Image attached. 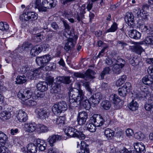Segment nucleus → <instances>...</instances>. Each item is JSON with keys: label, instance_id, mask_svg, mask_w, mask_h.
Returning <instances> with one entry per match:
<instances>
[{"label": "nucleus", "instance_id": "52", "mask_svg": "<svg viewBox=\"0 0 153 153\" xmlns=\"http://www.w3.org/2000/svg\"><path fill=\"white\" fill-rule=\"evenodd\" d=\"M130 63L133 66H136L140 63L139 59L137 58H133L130 61Z\"/></svg>", "mask_w": 153, "mask_h": 153}, {"label": "nucleus", "instance_id": "59", "mask_svg": "<svg viewBox=\"0 0 153 153\" xmlns=\"http://www.w3.org/2000/svg\"><path fill=\"white\" fill-rule=\"evenodd\" d=\"M117 45L118 47H120L122 49H123L125 47L128 45L122 41H117Z\"/></svg>", "mask_w": 153, "mask_h": 153}, {"label": "nucleus", "instance_id": "51", "mask_svg": "<svg viewBox=\"0 0 153 153\" xmlns=\"http://www.w3.org/2000/svg\"><path fill=\"white\" fill-rule=\"evenodd\" d=\"M65 119L64 117H59L56 118V123L57 125L64 124L65 123Z\"/></svg>", "mask_w": 153, "mask_h": 153}, {"label": "nucleus", "instance_id": "33", "mask_svg": "<svg viewBox=\"0 0 153 153\" xmlns=\"http://www.w3.org/2000/svg\"><path fill=\"white\" fill-rule=\"evenodd\" d=\"M102 107L105 110H109L111 106V102L107 100L102 101L101 103Z\"/></svg>", "mask_w": 153, "mask_h": 153}, {"label": "nucleus", "instance_id": "61", "mask_svg": "<svg viewBox=\"0 0 153 153\" xmlns=\"http://www.w3.org/2000/svg\"><path fill=\"white\" fill-rule=\"evenodd\" d=\"M46 81L49 85H51L53 84V77L51 76H48L46 77Z\"/></svg>", "mask_w": 153, "mask_h": 153}, {"label": "nucleus", "instance_id": "30", "mask_svg": "<svg viewBox=\"0 0 153 153\" xmlns=\"http://www.w3.org/2000/svg\"><path fill=\"white\" fill-rule=\"evenodd\" d=\"M80 149L81 152L83 153H89V151L88 148L87 147L88 146L86 144L84 141H81L80 142Z\"/></svg>", "mask_w": 153, "mask_h": 153}, {"label": "nucleus", "instance_id": "44", "mask_svg": "<svg viewBox=\"0 0 153 153\" xmlns=\"http://www.w3.org/2000/svg\"><path fill=\"white\" fill-rule=\"evenodd\" d=\"M111 69L109 67H106L103 69V71L101 73L100 76L102 79H104L105 75L109 74Z\"/></svg>", "mask_w": 153, "mask_h": 153}, {"label": "nucleus", "instance_id": "55", "mask_svg": "<svg viewBox=\"0 0 153 153\" xmlns=\"http://www.w3.org/2000/svg\"><path fill=\"white\" fill-rule=\"evenodd\" d=\"M144 42L148 45H153V36H149L146 38Z\"/></svg>", "mask_w": 153, "mask_h": 153}, {"label": "nucleus", "instance_id": "35", "mask_svg": "<svg viewBox=\"0 0 153 153\" xmlns=\"http://www.w3.org/2000/svg\"><path fill=\"white\" fill-rule=\"evenodd\" d=\"M123 67L118 64H115L113 65L112 70L114 74H118L121 72V69Z\"/></svg>", "mask_w": 153, "mask_h": 153}, {"label": "nucleus", "instance_id": "10", "mask_svg": "<svg viewBox=\"0 0 153 153\" xmlns=\"http://www.w3.org/2000/svg\"><path fill=\"white\" fill-rule=\"evenodd\" d=\"M88 118V115L87 112L82 111L79 112L78 115L77 121L79 125H83L86 122Z\"/></svg>", "mask_w": 153, "mask_h": 153}, {"label": "nucleus", "instance_id": "28", "mask_svg": "<svg viewBox=\"0 0 153 153\" xmlns=\"http://www.w3.org/2000/svg\"><path fill=\"white\" fill-rule=\"evenodd\" d=\"M104 133L106 138L109 140L111 139L114 134V131L109 128H107L105 129Z\"/></svg>", "mask_w": 153, "mask_h": 153}, {"label": "nucleus", "instance_id": "43", "mask_svg": "<svg viewBox=\"0 0 153 153\" xmlns=\"http://www.w3.org/2000/svg\"><path fill=\"white\" fill-rule=\"evenodd\" d=\"M126 79V76L125 75H123L121 76L116 82V85L117 86H119L122 85L125 82Z\"/></svg>", "mask_w": 153, "mask_h": 153}, {"label": "nucleus", "instance_id": "47", "mask_svg": "<svg viewBox=\"0 0 153 153\" xmlns=\"http://www.w3.org/2000/svg\"><path fill=\"white\" fill-rule=\"evenodd\" d=\"M45 67V69H42L43 70L50 71L53 70L55 68V64L53 62L50 64L49 62L48 65H47Z\"/></svg>", "mask_w": 153, "mask_h": 153}, {"label": "nucleus", "instance_id": "5", "mask_svg": "<svg viewBox=\"0 0 153 153\" xmlns=\"http://www.w3.org/2000/svg\"><path fill=\"white\" fill-rule=\"evenodd\" d=\"M95 73L90 69H88L84 74L80 72H76L74 73V76L77 77L83 78L86 81L91 80L94 78V76Z\"/></svg>", "mask_w": 153, "mask_h": 153}, {"label": "nucleus", "instance_id": "62", "mask_svg": "<svg viewBox=\"0 0 153 153\" xmlns=\"http://www.w3.org/2000/svg\"><path fill=\"white\" fill-rule=\"evenodd\" d=\"M141 93H139L135 94V97L137 99H140L143 97V96L146 97L147 95V94H145L144 91H142Z\"/></svg>", "mask_w": 153, "mask_h": 153}, {"label": "nucleus", "instance_id": "37", "mask_svg": "<svg viewBox=\"0 0 153 153\" xmlns=\"http://www.w3.org/2000/svg\"><path fill=\"white\" fill-rule=\"evenodd\" d=\"M58 105L55 104L52 108V111L53 113L56 115H58L62 112V111Z\"/></svg>", "mask_w": 153, "mask_h": 153}, {"label": "nucleus", "instance_id": "39", "mask_svg": "<svg viewBox=\"0 0 153 153\" xmlns=\"http://www.w3.org/2000/svg\"><path fill=\"white\" fill-rule=\"evenodd\" d=\"M26 81L25 75L19 76L16 78V82L18 84H22L25 83Z\"/></svg>", "mask_w": 153, "mask_h": 153}, {"label": "nucleus", "instance_id": "38", "mask_svg": "<svg viewBox=\"0 0 153 153\" xmlns=\"http://www.w3.org/2000/svg\"><path fill=\"white\" fill-rule=\"evenodd\" d=\"M7 140V136L2 131H0V144L1 143L4 145Z\"/></svg>", "mask_w": 153, "mask_h": 153}, {"label": "nucleus", "instance_id": "11", "mask_svg": "<svg viewBox=\"0 0 153 153\" xmlns=\"http://www.w3.org/2000/svg\"><path fill=\"white\" fill-rule=\"evenodd\" d=\"M102 94L100 93L97 92L92 95L89 100L91 104L97 105L102 99Z\"/></svg>", "mask_w": 153, "mask_h": 153}, {"label": "nucleus", "instance_id": "12", "mask_svg": "<svg viewBox=\"0 0 153 153\" xmlns=\"http://www.w3.org/2000/svg\"><path fill=\"white\" fill-rule=\"evenodd\" d=\"M16 117L21 122H25L27 119V114L22 110H19L16 112Z\"/></svg>", "mask_w": 153, "mask_h": 153}, {"label": "nucleus", "instance_id": "9", "mask_svg": "<svg viewBox=\"0 0 153 153\" xmlns=\"http://www.w3.org/2000/svg\"><path fill=\"white\" fill-rule=\"evenodd\" d=\"M63 26L65 27L63 35L66 38L70 37H74L75 36L73 29H71L70 30V28L69 25L65 21H63Z\"/></svg>", "mask_w": 153, "mask_h": 153}, {"label": "nucleus", "instance_id": "54", "mask_svg": "<svg viewBox=\"0 0 153 153\" xmlns=\"http://www.w3.org/2000/svg\"><path fill=\"white\" fill-rule=\"evenodd\" d=\"M87 129L90 132H93L96 130V126L93 123H89L87 126Z\"/></svg>", "mask_w": 153, "mask_h": 153}, {"label": "nucleus", "instance_id": "49", "mask_svg": "<svg viewBox=\"0 0 153 153\" xmlns=\"http://www.w3.org/2000/svg\"><path fill=\"white\" fill-rule=\"evenodd\" d=\"M30 46V44L29 43H25L23 44L21 47L18 48L17 49V51L21 50V52L23 51L24 50H27L28 49Z\"/></svg>", "mask_w": 153, "mask_h": 153}, {"label": "nucleus", "instance_id": "57", "mask_svg": "<svg viewBox=\"0 0 153 153\" xmlns=\"http://www.w3.org/2000/svg\"><path fill=\"white\" fill-rule=\"evenodd\" d=\"M83 85L85 87L86 90L91 94L92 93V89L90 87L89 84L88 82H86L83 83Z\"/></svg>", "mask_w": 153, "mask_h": 153}, {"label": "nucleus", "instance_id": "46", "mask_svg": "<svg viewBox=\"0 0 153 153\" xmlns=\"http://www.w3.org/2000/svg\"><path fill=\"white\" fill-rule=\"evenodd\" d=\"M59 85L56 83H53L51 85V93H56L59 91L60 89L58 87Z\"/></svg>", "mask_w": 153, "mask_h": 153}, {"label": "nucleus", "instance_id": "36", "mask_svg": "<svg viewBox=\"0 0 153 153\" xmlns=\"http://www.w3.org/2000/svg\"><path fill=\"white\" fill-rule=\"evenodd\" d=\"M138 105L137 102L132 100L130 103V104L128 105V107L130 110L132 111H135L138 109Z\"/></svg>", "mask_w": 153, "mask_h": 153}, {"label": "nucleus", "instance_id": "27", "mask_svg": "<svg viewBox=\"0 0 153 153\" xmlns=\"http://www.w3.org/2000/svg\"><path fill=\"white\" fill-rule=\"evenodd\" d=\"M56 79L58 82L66 84H69L71 82L70 77L69 76H58Z\"/></svg>", "mask_w": 153, "mask_h": 153}, {"label": "nucleus", "instance_id": "7", "mask_svg": "<svg viewBox=\"0 0 153 153\" xmlns=\"http://www.w3.org/2000/svg\"><path fill=\"white\" fill-rule=\"evenodd\" d=\"M32 92L30 88L24 89L22 91H20L17 94L18 97L23 101L27 100L31 98Z\"/></svg>", "mask_w": 153, "mask_h": 153}, {"label": "nucleus", "instance_id": "4", "mask_svg": "<svg viewBox=\"0 0 153 153\" xmlns=\"http://www.w3.org/2000/svg\"><path fill=\"white\" fill-rule=\"evenodd\" d=\"M52 59L51 56L49 54H46L40 57H37L36 59V64L40 66L39 68L37 69L40 70L44 68L47 65H48V63Z\"/></svg>", "mask_w": 153, "mask_h": 153}, {"label": "nucleus", "instance_id": "8", "mask_svg": "<svg viewBox=\"0 0 153 153\" xmlns=\"http://www.w3.org/2000/svg\"><path fill=\"white\" fill-rule=\"evenodd\" d=\"M71 37L67 38L68 39L67 40L64 41L65 43L64 49L67 52L71 50L74 47L75 41L77 39V38L76 37L75 40H74V39Z\"/></svg>", "mask_w": 153, "mask_h": 153}, {"label": "nucleus", "instance_id": "40", "mask_svg": "<svg viewBox=\"0 0 153 153\" xmlns=\"http://www.w3.org/2000/svg\"><path fill=\"white\" fill-rule=\"evenodd\" d=\"M118 25L116 23L114 22L111 25L109 29H107L105 31V33L109 32H115L118 28Z\"/></svg>", "mask_w": 153, "mask_h": 153}, {"label": "nucleus", "instance_id": "42", "mask_svg": "<svg viewBox=\"0 0 153 153\" xmlns=\"http://www.w3.org/2000/svg\"><path fill=\"white\" fill-rule=\"evenodd\" d=\"M57 104L62 112L65 111L67 109V105L65 102L62 101L59 102Z\"/></svg>", "mask_w": 153, "mask_h": 153}, {"label": "nucleus", "instance_id": "1", "mask_svg": "<svg viewBox=\"0 0 153 153\" xmlns=\"http://www.w3.org/2000/svg\"><path fill=\"white\" fill-rule=\"evenodd\" d=\"M69 105L71 107H76L77 105H82L83 108L88 110L91 108V102L84 95L82 90L76 88L70 89L68 92Z\"/></svg>", "mask_w": 153, "mask_h": 153}, {"label": "nucleus", "instance_id": "60", "mask_svg": "<svg viewBox=\"0 0 153 153\" xmlns=\"http://www.w3.org/2000/svg\"><path fill=\"white\" fill-rule=\"evenodd\" d=\"M35 39H36V41L37 42H40L42 41V39L44 38V36L41 34L40 33H38V34L35 35Z\"/></svg>", "mask_w": 153, "mask_h": 153}, {"label": "nucleus", "instance_id": "48", "mask_svg": "<svg viewBox=\"0 0 153 153\" xmlns=\"http://www.w3.org/2000/svg\"><path fill=\"white\" fill-rule=\"evenodd\" d=\"M134 136L135 138L140 140H143L145 137L144 134L141 131L135 133Z\"/></svg>", "mask_w": 153, "mask_h": 153}, {"label": "nucleus", "instance_id": "3", "mask_svg": "<svg viewBox=\"0 0 153 153\" xmlns=\"http://www.w3.org/2000/svg\"><path fill=\"white\" fill-rule=\"evenodd\" d=\"M65 132L67 136L70 137H76L82 140L84 139L85 138V135L82 132L78 131L72 127H67L65 129Z\"/></svg>", "mask_w": 153, "mask_h": 153}, {"label": "nucleus", "instance_id": "56", "mask_svg": "<svg viewBox=\"0 0 153 153\" xmlns=\"http://www.w3.org/2000/svg\"><path fill=\"white\" fill-rule=\"evenodd\" d=\"M103 124V122L101 120V118L98 115L96 122L94 124L96 126L99 127L102 126Z\"/></svg>", "mask_w": 153, "mask_h": 153}, {"label": "nucleus", "instance_id": "32", "mask_svg": "<svg viewBox=\"0 0 153 153\" xmlns=\"http://www.w3.org/2000/svg\"><path fill=\"white\" fill-rule=\"evenodd\" d=\"M37 130L39 133H43L47 132L49 130L48 127L42 124H39L37 127Z\"/></svg>", "mask_w": 153, "mask_h": 153}, {"label": "nucleus", "instance_id": "2", "mask_svg": "<svg viewBox=\"0 0 153 153\" xmlns=\"http://www.w3.org/2000/svg\"><path fill=\"white\" fill-rule=\"evenodd\" d=\"M20 71L21 73L25 74L26 73V76L28 78L32 80L36 78V77L39 75L41 71L39 69H36L33 71L30 70V68L27 66H23L20 69Z\"/></svg>", "mask_w": 153, "mask_h": 153}, {"label": "nucleus", "instance_id": "45", "mask_svg": "<svg viewBox=\"0 0 153 153\" xmlns=\"http://www.w3.org/2000/svg\"><path fill=\"white\" fill-rule=\"evenodd\" d=\"M9 28V25L6 22H0V30L3 31H7Z\"/></svg>", "mask_w": 153, "mask_h": 153}, {"label": "nucleus", "instance_id": "18", "mask_svg": "<svg viewBox=\"0 0 153 153\" xmlns=\"http://www.w3.org/2000/svg\"><path fill=\"white\" fill-rule=\"evenodd\" d=\"M25 127L26 131L30 133L34 131L36 128V124L35 123H25Z\"/></svg>", "mask_w": 153, "mask_h": 153}, {"label": "nucleus", "instance_id": "20", "mask_svg": "<svg viewBox=\"0 0 153 153\" xmlns=\"http://www.w3.org/2000/svg\"><path fill=\"white\" fill-rule=\"evenodd\" d=\"M11 116V113L9 111H4L0 113V119L3 121L10 119Z\"/></svg>", "mask_w": 153, "mask_h": 153}, {"label": "nucleus", "instance_id": "29", "mask_svg": "<svg viewBox=\"0 0 153 153\" xmlns=\"http://www.w3.org/2000/svg\"><path fill=\"white\" fill-rule=\"evenodd\" d=\"M49 142L51 146H53V144L58 140H60L61 139V136L59 135H53L49 138Z\"/></svg>", "mask_w": 153, "mask_h": 153}, {"label": "nucleus", "instance_id": "19", "mask_svg": "<svg viewBox=\"0 0 153 153\" xmlns=\"http://www.w3.org/2000/svg\"><path fill=\"white\" fill-rule=\"evenodd\" d=\"M134 16L132 13H127L125 17V21L129 25H132L134 22Z\"/></svg>", "mask_w": 153, "mask_h": 153}, {"label": "nucleus", "instance_id": "34", "mask_svg": "<svg viewBox=\"0 0 153 153\" xmlns=\"http://www.w3.org/2000/svg\"><path fill=\"white\" fill-rule=\"evenodd\" d=\"M131 50L132 51L135 52L139 54H140L142 52L144 51L143 48L139 45L133 46L131 48Z\"/></svg>", "mask_w": 153, "mask_h": 153}, {"label": "nucleus", "instance_id": "13", "mask_svg": "<svg viewBox=\"0 0 153 153\" xmlns=\"http://www.w3.org/2000/svg\"><path fill=\"white\" fill-rule=\"evenodd\" d=\"M42 5L44 7L50 9L55 7L56 5V0H42Z\"/></svg>", "mask_w": 153, "mask_h": 153}, {"label": "nucleus", "instance_id": "24", "mask_svg": "<svg viewBox=\"0 0 153 153\" xmlns=\"http://www.w3.org/2000/svg\"><path fill=\"white\" fill-rule=\"evenodd\" d=\"M41 46L36 45L32 48L30 51L31 55L35 56L38 55L41 52Z\"/></svg>", "mask_w": 153, "mask_h": 153}, {"label": "nucleus", "instance_id": "23", "mask_svg": "<svg viewBox=\"0 0 153 153\" xmlns=\"http://www.w3.org/2000/svg\"><path fill=\"white\" fill-rule=\"evenodd\" d=\"M142 81L145 84L150 85L153 83V76L151 75H146L142 79Z\"/></svg>", "mask_w": 153, "mask_h": 153}, {"label": "nucleus", "instance_id": "25", "mask_svg": "<svg viewBox=\"0 0 153 153\" xmlns=\"http://www.w3.org/2000/svg\"><path fill=\"white\" fill-rule=\"evenodd\" d=\"M144 108L147 111H150L153 109V98H149L144 105Z\"/></svg>", "mask_w": 153, "mask_h": 153}, {"label": "nucleus", "instance_id": "22", "mask_svg": "<svg viewBox=\"0 0 153 153\" xmlns=\"http://www.w3.org/2000/svg\"><path fill=\"white\" fill-rule=\"evenodd\" d=\"M37 89L41 92L45 91L47 90L48 84L45 82H41L38 83L36 85Z\"/></svg>", "mask_w": 153, "mask_h": 153}, {"label": "nucleus", "instance_id": "16", "mask_svg": "<svg viewBox=\"0 0 153 153\" xmlns=\"http://www.w3.org/2000/svg\"><path fill=\"white\" fill-rule=\"evenodd\" d=\"M27 151L23 150L25 153H36L37 152L36 146L34 143H30L27 146Z\"/></svg>", "mask_w": 153, "mask_h": 153}, {"label": "nucleus", "instance_id": "14", "mask_svg": "<svg viewBox=\"0 0 153 153\" xmlns=\"http://www.w3.org/2000/svg\"><path fill=\"white\" fill-rule=\"evenodd\" d=\"M36 144L37 148L38 147L41 151L45 150L47 147L46 143L43 140L37 139L36 141Z\"/></svg>", "mask_w": 153, "mask_h": 153}, {"label": "nucleus", "instance_id": "21", "mask_svg": "<svg viewBox=\"0 0 153 153\" xmlns=\"http://www.w3.org/2000/svg\"><path fill=\"white\" fill-rule=\"evenodd\" d=\"M134 150L139 153L144 152L145 151V148L143 144L141 143H136L134 144Z\"/></svg>", "mask_w": 153, "mask_h": 153}, {"label": "nucleus", "instance_id": "17", "mask_svg": "<svg viewBox=\"0 0 153 153\" xmlns=\"http://www.w3.org/2000/svg\"><path fill=\"white\" fill-rule=\"evenodd\" d=\"M37 114L40 119L44 120L48 118L49 113L45 109L41 108L38 111Z\"/></svg>", "mask_w": 153, "mask_h": 153}, {"label": "nucleus", "instance_id": "15", "mask_svg": "<svg viewBox=\"0 0 153 153\" xmlns=\"http://www.w3.org/2000/svg\"><path fill=\"white\" fill-rule=\"evenodd\" d=\"M129 36L131 38L138 39L140 38L141 34L136 30H130L128 32Z\"/></svg>", "mask_w": 153, "mask_h": 153}, {"label": "nucleus", "instance_id": "64", "mask_svg": "<svg viewBox=\"0 0 153 153\" xmlns=\"http://www.w3.org/2000/svg\"><path fill=\"white\" fill-rule=\"evenodd\" d=\"M26 104L30 106L35 105H36V102L34 100H28L26 102Z\"/></svg>", "mask_w": 153, "mask_h": 153}, {"label": "nucleus", "instance_id": "53", "mask_svg": "<svg viewBox=\"0 0 153 153\" xmlns=\"http://www.w3.org/2000/svg\"><path fill=\"white\" fill-rule=\"evenodd\" d=\"M99 116L100 117V118H101V120L103 122V124L106 122V123H107V122L109 123L110 120L108 117V115L107 114H106V116L104 115L103 116L99 115Z\"/></svg>", "mask_w": 153, "mask_h": 153}, {"label": "nucleus", "instance_id": "26", "mask_svg": "<svg viewBox=\"0 0 153 153\" xmlns=\"http://www.w3.org/2000/svg\"><path fill=\"white\" fill-rule=\"evenodd\" d=\"M35 7L36 8H37L40 12H45L47 10V9L44 7L42 5L41 0H36L35 3Z\"/></svg>", "mask_w": 153, "mask_h": 153}, {"label": "nucleus", "instance_id": "50", "mask_svg": "<svg viewBox=\"0 0 153 153\" xmlns=\"http://www.w3.org/2000/svg\"><path fill=\"white\" fill-rule=\"evenodd\" d=\"M85 13L84 9L83 10L82 12L77 13L76 19H77L78 22L82 21L83 19L84 18V14Z\"/></svg>", "mask_w": 153, "mask_h": 153}, {"label": "nucleus", "instance_id": "41", "mask_svg": "<svg viewBox=\"0 0 153 153\" xmlns=\"http://www.w3.org/2000/svg\"><path fill=\"white\" fill-rule=\"evenodd\" d=\"M118 92L119 94L122 97H125L127 93L128 92L127 90L123 86L118 89Z\"/></svg>", "mask_w": 153, "mask_h": 153}, {"label": "nucleus", "instance_id": "31", "mask_svg": "<svg viewBox=\"0 0 153 153\" xmlns=\"http://www.w3.org/2000/svg\"><path fill=\"white\" fill-rule=\"evenodd\" d=\"M109 100L116 105L118 104L120 101V99L115 94H112L109 97Z\"/></svg>", "mask_w": 153, "mask_h": 153}, {"label": "nucleus", "instance_id": "6", "mask_svg": "<svg viewBox=\"0 0 153 153\" xmlns=\"http://www.w3.org/2000/svg\"><path fill=\"white\" fill-rule=\"evenodd\" d=\"M38 14L32 12H27L21 14L20 19L22 21H34L38 18Z\"/></svg>", "mask_w": 153, "mask_h": 153}, {"label": "nucleus", "instance_id": "58", "mask_svg": "<svg viewBox=\"0 0 153 153\" xmlns=\"http://www.w3.org/2000/svg\"><path fill=\"white\" fill-rule=\"evenodd\" d=\"M139 28L141 32L145 33L147 32L149 30L148 26L144 24L140 25Z\"/></svg>", "mask_w": 153, "mask_h": 153}, {"label": "nucleus", "instance_id": "63", "mask_svg": "<svg viewBox=\"0 0 153 153\" xmlns=\"http://www.w3.org/2000/svg\"><path fill=\"white\" fill-rule=\"evenodd\" d=\"M117 63L116 64H118L121 67H123L125 64V61L122 59L119 58L117 60Z\"/></svg>", "mask_w": 153, "mask_h": 153}]
</instances>
